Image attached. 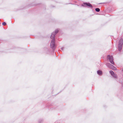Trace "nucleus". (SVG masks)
Returning <instances> with one entry per match:
<instances>
[{
  "label": "nucleus",
  "mask_w": 123,
  "mask_h": 123,
  "mask_svg": "<svg viewBox=\"0 0 123 123\" xmlns=\"http://www.w3.org/2000/svg\"><path fill=\"white\" fill-rule=\"evenodd\" d=\"M123 42V40L122 39H120V40L119 43L118 45V50L119 51H120L121 49Z\"/></svg>",
  "instance_id": "nucleus-1"
},
{
  "label": "nucleus",
  "mask_w": 123,
  "mask_h": 123,
  "mask_svg": "<svg viewBox=\"0 0 123 123\" xmlns=\"http://www.w3.org/2000/svg\"><path fill=\"white\" fill-rule=\"evenodd\" d=\"M55 38H53L52 37V40L51 42V43H50V47L52 48H53L55 46Z\"/></svg>",
  "instance_id": "nucleus-2"
},
{
  "label": "nucleus",
  "mask_w": 123,
  "mask_h": 123,
  "mask_svg": "<svg viewBox=\"0 0 123 123\" xmlns=\"http://www.w3.org/2000/svg\"><path fill=\"white\" fill-rule=\"evenodd\" d=\"M108 58L109 59L110 62L112 64H114V62L113 61V58L112 56L108 55Z\"/></svg>",
  "instance_id": "nucleus-3"
},
{
  "label": "nucleus",
  "mask_w": 123,
  "mask_h": 123,
  "mask_svg": "<svg viewBox=\"0 0 123 123\" xmlns=\"http://www.w3.org/2000/svg\"><path fill=\"white\" fill-rule=\"evenodd\" d=\"M58 31V29H56L55 31V32H53L52 34V35L51 36V38H52V37L53 38H55V35Z\"/></svg>",
  "instance_id": "nucleus-4"
},
{
  "label": "nucleus",
  "mask_w": 123,
  "mask_h": 123,
  "mask_svg": "<svg viewBox=\"0 0 123 123\" xmlns=\"http://www.w3.org/2000/svg\"><path fill=\"white\" fill-rule=\"evenodd\" d=\"M106 65L109 67L111 69H112L113 70H116V68L114 67L113 65H111L109 63H107V64Z\"/></svg>",
  "instance_id": "nucleus-5"
},
{
  "label": "nucleus",
  "mask_w": 123,
  "mask_h": 123,
  "mask_svg": "<svg viewBox=\"0 0 123 123\" xmlns=\"http://www.w3.org/2000/svg\"><path fill=\"white\" fill-rule=\"evenodd\" d=\"M84 6H85V5H86L90 7H92V5L89 3H84Z\"/></svg>",
  "instance_id": "nucleus-6"
},
{
  "label": "nucleus",
  "mask_w": 123,
  "mask_h": 123,
  "mask_svg": "<svg viewBox=\"0 0 123 123\" xmlns=\"http://www.w3.org/2000/svg\"><path fill=\"white\" fill-rule=\"evenodd\" d=\"M97 73L98 74L101 75L102 74V72L101 71H97Z\"/></svg>",
  "instance_id": "nucleus-7"
},
{
  "label": "nucleus",
  "mask_w": 123,
  "mask_h": 123,
  "mask_svg": "<svg viewBox=\"0 0 123 123\" xmlns=\"http://www.w3.org/2000/svg\"><path fill=\"white\" fill-rule=\"evenodd\" d=\"M110 73L112 76L114 74V72L112 71H110Z\"/></svg>",
  "instance_id": "nucleus-8"
},
{
  "label": "nucleus",
  "mask_w": 123,
  "mask_h": 123,
  "mask_svg": "<svg viewBox=\"0 0 123 123\" xmlns=\"http://www.w3.org/2000/svg\"><path fill=\"white\" fill-rule=\"evenodd\" d=\"M95 10L97 12H99L100 11V9L99 8H96L95 9Z\"/></svg>",
  "instance_id": "nucleus-9"
},
{
  "label": "nucleus",
  "mask_w": 123,
  "mask_h": 123,
  "mask_svg": "<svg viewBox=\"0 0 123 123\" xmlns=\"http://www.w3.org/2000/svg\"><path fill=\"white\" fill-rule=\"evenodd\" d=\"M112 76H113L114 77L116 78L117 77V75L115 74H114Z\"/></svg>",
  "instance_id": "nucleus-10"
},
{
  "label": "nucleus",
  "mask_w": 123,
  "mask_h": 123,
  "mask_svg": "<svg viewBox=\"0 0 123 123\" xmlns=\"http://www.w3.org/2000/svg\"><path fill=\"white\" fill-rule=\"evenodd\" d=\"M6 23L5 22H4L3 23H2V25H6Z\"/></svg>",
  "instance_id": "nucleus-11"
},
{
  "label": "nucleus",
  "mask_w": 123,
  "mask_h": 123,
  "mask_svg": "<svg viewBox=\"0 0 123 123\" xmlns=\"http://www.w3.org/2000/svg\"><path fill=\"white\" fill-rule=\"evenodd\" d=\"M63 49H64V48H61V49H62V50H63Z\"/></svg>",
  "instance_id": "nucleus-12"
}]
</instances>
